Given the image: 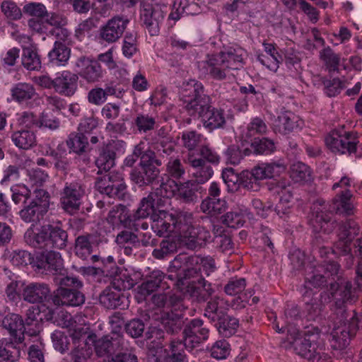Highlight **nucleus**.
<instances>
[{
    "label": "nucleus",
    "mask_w": 362,
    "mask_h": 362,
    "mask_svg": "<svg viewBox=\"0 0 362 362\" xmlns=\"http://www.w3.org/2000/svg\"><path fill=\"white\" fill-rule=\"evenodd\" d=\"M80 288L66 286H59L52 295L50 300L57 305L77 307L85 303V296L78 291Z\"/></svg>",
    "instance_id": "14"
},
{
    "label": "nucleus",
    "mask_w": 362,
    "mask_h": 362,
    "mask_svg": "<svg viewBox=\"0 0 362 362\" xmlns=\"http://www.w3.org/2000/svg\"><path fill=\"white\" fill-rule=\"evenodd\" d=\"M247 211L240 209H233L221 216L222 223L230 228H239L244 225L245 216Z\"/></svg>",
    "instance_id": "48"
},
{
    "label": "nucleus",
    "mask_w": 362,
    "mask_h": 362,
    "mask_svg": "<svg viewBox=\"0 0 362 362\" xmlns=\"http://www.w3.org/2000/svg\"><path fill=\"white\" fill-rule=\"evenodd\" d=\"M188 292L193 297H196L198 301L206 300L214 292L211 284L201 278L196 285L188 286Z\"/></svg>",
    "instance_id": "44"
},
{
    "label": "nucleus",
    "mask_w": 362,
    "mask_h": 362,
    "mask_svg": "<svg viewBox=\"0 0 362 362\" xmlns=\"http://www.w3.org/2000/svg\"><path fill=\"white\" fill-rule=\"evenodd\" d=\"M290 177L296 182H308L311 178V171L305 163L296 162L290 168Z\"/></svg>",
    "instance_id": "50"
},
{
    "label": "nucleus",
    "mask_w": 362,
    "mask_h": 362,
    "mask_svg": "<svg viewBox=\"0 0 362 362\" xmlns=\"http://www.w3.org/2000/svg\"><path fill=\"white\" fill-rule=\"evenodd\" d=\"M322 83L325 86V92L329 97L336 96L346 87L344 81L339 78H334L332 80L323 79Z\"/></svg>",
    "instance_id": "64"
},
{
    "label": "nucleus",
    "mask_w": 362,
    "mask_h": 362,
    "mask_svg": "<svg viewBox=\"0 0 362 362\" xmlns=\"http://www.w3.org/2000/svg\"><path fill=\"white\" fill-rule=\"evenodd\" d=\"M202 189V187L192 181L179 182L176 194L177 197L186 203L195 202L197 200L196 192Z\"/></svg>",
    "instance_id": "39"
},
{
    "label": "nucleus",
    "mask_w": 362,
    "mask_h": 362,
    "mask_svg": "<svg viewBox=\"0 0 362 362\" xmlns=\"http://www.w3.org/2000/svg\"><path fill=\"white\" fill-rule=\"evenodd\" d=\"M111 335H105L95 341V349L98 356H103L110 353L113 347L121 346V349H124V340L117 332L112 331Z\"/></svg>",
    "instance_id": "31"
},
{
    "label": "nucleus",
    "mask_w": 362,
    "mask_h": 362,
    "mask_svg": "<svg viewBox=\"0 0 362 362\" xmlns=\"http://www.w3.org/2000/svg\"><path fill=\"white\" fill-rule=\"evenodd\" d=\"M339 280L335 279V281L329 282L328 288L329 294L324 292L321 294V300L325 303L334 300L335 305L341 308L348 302H351L354 297L351 294L352 284L349 281L339 282Z\"/></svg>",
    "instance_id": "12"
},
{
    "label": "nucleus",
    "mask_w": 362,
    "mask_h": 362,
    "mask_svg": "<svg viewBox=\"0 0 362 362\" xmlns=\"http://www.w3.org/2000/svg\"><path fill=\"white\" fill-rule=\"evenodd\" d=\"M62 42L63 41L57 40L54 48L48 54L51 64L64 65L69 59L70 49Z\"/></svg>",
    "instance_id": "43"
},
{
    "label": "nucleus",
    "mask_w": 362,
    "mask_h": 362,
    "mask_svg": "<svg viewBox=\"0 0 362 362\" xmlns=\"http://www.w3.org/2000/svg\"><path fill=\"white\" fill-rule=\"evenodd\" d=\"M211 238L209 230L200 226L189 227L180 233L182 243L192 250L204 247L210 241Z\"/></svg>",
    "instance_id": "16"
},
{
    "label": "nucleus",
    "mask_w": 362,
    "mask_h": 362,
    "mask_svg": "<svg viewBox=\"0 0 362 362\" xmlns=\"http://www.w3.org/2000/svg\"><path fill=\"white\" fill-rule=\"evenodd\" d=\"M25 14L32 18L28 21V26L33 31L43 33L45 28V7L41 3H28L23 6Z\"/></svg>",
    "instance_id": "24"
},
{
    "label": "nucleus",
    "mask_w": 362,
    "mask_h": 362,
    "mask_svg": "<svg viewBox=\"0 0 362 362\" xmlns=\"http://www.w3.org/2000/svg\"><path fill=\"white\" fill-rule=\"evenodd\" d=\"M177 243L175 238L168 237L160 243V247L154 249L153 256L158 259H163L165 256L177 251Z\"/></svg>",
    "instance_id": "55"
},
{
    "label": "nucleus",
    "mask_w": 362,
    "mask_h": 362,
    "mask_svg": "<svg viewBox=\"0 0 362 362\" xmlns=\"http://www.w3.org/2000/svg\"><path fill=\"white\" fill-rule=\"evenodd\" d=\"M216 326L221 335L230 337L235 333L239 326V321L235 317L227 315L226 318L217 322Z\"/></svg>",
    "instance_id": "53"
},
{
    "label": "nucleus",
    "mask_w": 362,
    "mask_h": 362,
    "mask_svg": "<svg viewBox=\"0 0 362 362\" xmlns=\"http://www.w3.org/2000/svg\"><path fill=\"white\" fill-rule=\"evenodd\" d=\"M33 182L32 199L19 211L21 218L25 223H45V175L40 168L30 173Z\"/></svg>",
    "instance_id": "2"
},
{
    "label": "nucleus",
    "mask_w": 362,
    "mask_h": 362,
    "mask_svg": "<svg viewBox=\"0 0 362 362\" xmlns=\"http://www.w3.org/2000/svg\"><path fill=\"white\" fill-rule=\"evenodd\" d=\"M226 209V202L221 198L206 197L200 204V210L211 216H216Z\"/></svg>",
    "instance_id": "41"
},
{
    "label": "nucleus",
    "mask_w": 362,
    "mask_h": 362,
    "mask_svg": "<svg viewBox=\"0 0 362 362\" xmlns=\"http://www.w3.org/2000/svg\"><path fill=\"white\" fill-rule=\"evenodd\" d=\"M267 132V126L264 121L259 117H255L248 124L244 136L245 140L247 141L257 135L264 134Z\"/></svg>",
    "instance_id": "59"
},
{
    "label": "nucleus",
    "mask_w": 362,
    "mask_h": 362,
    "mask_svg": "<svg viewBox=\"0 0 362 362\" xmlns=\"http://www.w3.org/2000/svg\"><path fill=\"white\" fill-rule=\"evenodd\" d=\"M151 228L158 236H163L167 233L176 231V221L173 214L165 211H159V213L152 216Z\"/></svg>",
    "instance_id": "29"
},
{
    "label": "nucleus",
    "mask_w": 362,
    "mask_h": 362,
    "mask_svg": "<svg viewBox=\"0 0 362 362\" xmlns=\"http://www.w3.org/2000/svg\"><path fill=\"white\" fill-rule=\"evenodd\" d=\"M49 231V237L47 238V245H52V247L62 249L66 246L67 240V233L59 226H47Z\"/></svg>",
    "instance_id": "46"
},
{
    "label": "nucleus",
    "mask_w": 362,
    "mask_h": 362,
    "mask_svg": "<svg viewBox=\"0 0 362 362\" xmlns=\"http://www.w3.org/2000/svg\"><path fill=\"white\" fill-rule=\"evenodd\" d=\"M23 298L25 301L30 303H40L33 305L28 310V325H35L37 329L30 333L37 334L44 328L43 320L45 319V304L43 303V298H45V286L42 283H31L26 286L23 291Z\"/></svg>",
    "instance_id": "3"
},
{
    "label": "nucleus",
    "mask_w": 362,
    "mask_h": 362,
    "mask_svg": "<svg viewBox=\"0 0 362 362\" xmlns=\"http://www.w3.org/2000/svg\"><path fill=\"white\" fill-rule=\"evenodd\" d=\"M22 63L29 70H37L41 67V61L37 52L31 48L26 47L23 50Z\"/></svg>",
    "instance_id": "61"
},
{
    "label": "nucleus",
    "mask_w": 362,
    "mask_h": 362,
    "mask_svg": "<svg viewBox=\"0 0 362 362\" xmlns=\"http://www.w3.org/2000/svg\"><path fill=\"white\" fill-rule=\"evenodd\" d=\"M173 280L172 275L166 276L160 270H153L146 276V279L140 286V293L144 296L150 295L158 288L165 290L169 288L165 279Z\"/></svg>",
    "instance_id": "26"
},
{
    "label": "nucleus",
    "mask_w": 362,
    "mask_h": 362,
    "mask_svg": "<svg viewBox=\"0 0 362 362\" xmlns=\"http://www.w3.org/2000/svg\"><path fill=\"white\" fill-rule=\"evenodd\" d=\"M185 163L189 166L192 176L197 185L205 183L214 174L211 166L204 159L196 157L194 152L187 153Z\"/></svg>",
    "instance_id": "18"
},
{
    "label": "nucleus",
    "mask_w": 362,
    "mask_h": 362,
    "mask_svg": "<svg viewBox=\"0 0 362 362\" xmlns=\"http://www.w3.org/2000/svg\"><path fill=\"white\" fill-rule=\"evenodd\" d=\"M12 192L11 198L13 202L18 204L23 203L24 205L28 202L27 201L32 199V193L25 185H15L11 188Z\"/></svg>",
    "instance_id": "63"
},
{
    "label": "nucleus",
    "mask_w": 362,
    "mask_h": 362,
    "mask_svg": "<svg viewBox=\"0 0 362 362\" xmlns=\"http://www.w3.org/2000/svg\"><path fill=\"white\" fill-rule=\"evenodd\" d=\"M204 94L203 84L194 79H190L183 83L182 90V100L185 98H195Z\"/></svg>",
    "instance_id": "54"
},
{
    "label": "nucleus",
    "mask_w": 362,
    "mask_h": 362,
    "mask_svg": "<svg viewBox=\"0 0 362 362\" xmlns=\"http://www.w3.org/2000/svg\"><path fill=\"white\" fill-rule=\"evenodd\" d=\"M129 23L127 18L115 16L100 28L99 36L106 42H115L122 36Z\"/></svg>",
    "instance_id": "19"
},
{
    "label": "nucleus",
    "mask_w": 362,
    "mask_h": 362,
    "mask_svg": "<svg viewBox=\"0 0 362 362\" xmlns=\"http://www.w3.org/2000/svg\"><path fill=\"white\" fill-rule=\"evenodd\" d=\"M47 279L56 286L83 287L81 281L68 274L60 254L54 251L47 253Z\"/></svg>",
    "instance_id": "5"
},
{
    "label": "nucleus",
    "mask_w": 362,
    "mask_h": 362,
    "mask_svg": "<svg viewBox=\"0 0 362 362\" xmlns=\"http://www.w3.org/2000/svg\"><path fill=\"white\" fill-rule=\"evenodd\" d=\"M68 147L78 154L86 151L88 146V138L82 133L72 132L66 140Z\"/></svg>",
    "instance_id": "49"
},
{
    "label": "nucleus",
    "mask_w": 362,
    "mask_h": 362,
    "mask_svg": "<svg viewBox=\"0 0 362 362\" xmlns=\"http://www.w3.org/2000/svg\"><path fill=\"white\" fill-rule=\"evenodd\" d=\"M358 143L356 134L352 132L332 131L325 137L327 146L334 153L341 154L355 153Z\"/></svg>",
    "instance_id": "7"
},
{
    "label": "nucleus",
    "mask_w": 362,
    "mask_h": 362,
    "mask_svg": "<svg viewBox=\"0 0 362 362\" xmlns=\"http://www.w3.org/2000/svg\"><path fill=\"white\" fill-rule=\"evenodd\" d=\"M160 323L168 334H175L181 330L183 321L181 315L171 311L162 313Z\"/></svg>",
    "instance_id": "38"
},
{
    "label": "nucleus",
    "mask_w": 362,
    "mask_h": 362,
    "mask_svg": "<svg viewBox=\"0 0 362 362\" xmlns=\"http://www.w3.org/2000/svg\"><path fill=\"white\" fill-rule=\"evenodd\" d=\"M116 153L111 145L104 147L95 160L100 170L109 171L115 164Z\"/></svg>",
    "instance_id": "45"
},
{
    "label": "nucleus",
    "mask_w": 362,
    "mask_h": 362,
    "mask_svg": "<svg viewBox=\"0 0 362 362\" xmlns=\"http://www.w3.org/2000/svg\"><path fill=\"white\" fill-rule=\"evenodd\" d=\"M28 245L36 250L35 252H43L45 257V223H33L24 235Z\"/></svg>",
    "instance_id": "27"
},
{
    "label": "nucleus",
    "mask_w": 362,
    "mask_h": 362,
    "mask_svg": "<svg viewBox=\"0 0 362 362\" xmlns=\"http://www.w3.org/2000/svg\"><path fill=\"white\" fill-rule=\"evenodd\" d=\"M95 187L100 193L119 199H124L127 192V185L124 180L112 173L98 177L95 181Z\"/></svg>",
    "instance_id": "11"
},
{
    "label": "nucleus",
    "mask_w": 362,
    "mask_h": 362,
    "mask_svg": "<svg viewBox=\"0 0 362 362\" xmlns=\"http://www.w3.org/2000/svg\"><path fill=\"white\" fill-rule=\"evenodd\" d=\"M204 126L210 129L220 128L226 123V119L222 110H218L210 105L202 117Z\"/></svg>",
    "instance_id": "40"
},
{
    "label": "nucleus",
    "mask_w": 362,
    "mask_h": 362,
    "mask_svg": "<svg viewBox=\"0 0 362 362\" xmlns=\"http://www.w3.org/2000/svg\"><path fill=\"white\" fill-rule=\"evenodd\" d=\"M160 131L158 132V136L154 139L153 148L160 156H169L175 151V143L171 136H161Z\"/></svg>",
    "instance_id": "42"
},
{
    "label": "nucleus",
    "mask_w": 362,
    "mask_h": 362,
    "mask_svg": "<svg viewBox=\"0 0 362 362\" xmlns=\"http://www.w3.org/2000/svg\"><path fill=\"white\" fill-rule=\"evenodd\" d=\"M78 77L76 74L64 71L54 80L47 76V88H54L59 93L67 96L72 95L77 88Z\"/></svg>",
    "instance_id": "21"
},
{
    "label": "nucleus",
    "mask_w": 362,
    "mask_h": 362,
    "mask_svg": "<svg viewBox=\"0 0 362 362\" xmlns=\"http://www.w3.org/2000/svg\"><path fill=\"white\" fill-rule=\"evenodd\" d=\"M186 170L183 163L179 157H170L165 165V175L175 181L184 178Z\"/></svg>",
    "instance_id": "47"
},
{
    "label": "nucleus",
    "mask_w": 362,
    "mask_h": 362,
    "mask_svg": "<svg viewBox=\"0 0 362 362\" xmlns=\"http://www.w3.org/2000/svg\"><path fill=\"white\" fill-rule=\"evenodd\" d=\"M209 329L204 325L201 319L191 320L186 324L183 330L185 344L193 349L209 338Z\"/></svg>",
    "instance_id": "17"
},
{
    "label": "nucleus",
    "mask_w": 362,
    "mask_h": 362,
    "mask_svg": "<svg viewBox=\"0 0 362 362\" xmlns=\"http://www.w3.org/2000/svg\"><path fill=\"white\" fill-rule=\"evenodd\" d=\"M11 141L19 149L28 150L36 144L35 133L28 129L15 131L11 134Z\"/></svg>",
    "instance_id": "35"
},
{
    "label": "nucleus",
    "mask_w": 362,
    "mask_h": 362,
    "mask_svg": "<svg viewBox=\"0 0 362 362\" xmlns=\"http://www.w3.org/2000/svg\"><path fill=\"white\" fill-rule=\"evenodd\" d=\"M260 182L252 170H244L240 174L239 185L250 192H259L262 186Z\"/></svg>",
    "instance_id": "51"
},
{
    "label": "nucleus",
    "mask_w": 362,
    "mask_h": 362,
    "mask_svg": "<svg viewBox=\"0 0 362 362\" xmlns=\"http://www.w3.org/2000/svg\"><path fill=\"white\" fill-rule=\"evenodd\" d=\"M245 51L240 48H229L226 52H221L218 55L223 59L231 70L240 69L243 66V57Z\"/></svg>",
    "instance_id": "34"
},
{
    "label": "nucleus",
    "mask_w": 362,
    "mask_h": 362,
    "mask_svg": "<svg viewBox=\"0 0 362 362\" xmlns=\"http://www.w3.org/2000/svg\"><path fill=\"white\" fill-rule=\"evenodd\" d=\"M226 301L220 297L211 298L207 303L204 316L211 322H218L227 315Z\"/></svg>",
    "instance_id": "32"
},
{
    "label": "nucleus",
    "mask_w": 362,
    "mask_h": 362,
    "mask_svg": "<svg viewBox=\"0 0 362 362\" xmlns=\"http://www.w3.org/2000/svg\"><path fill=\"white\" fill-rule=\"evenodd\" d=\"M132 154L137 158H140L139 163H145L148 161H154L157 166L162 165V161L156 158V152L151 148L144 149V144L143 142L134 146Z\"/></svg>",
    "instance_id": "56"
},
{
    "label": "nucleus",
    "mask_w": 362,
    "mask_h": 362,
    "mask_svg": "<svg viewBox=\"0 0 362 362\" xmlns=\"http://www.w3.org/2000/svg\"><path fill=\"white\" fill-rule=\"evenodd\" d=\"M314 338L313 334L303 335L297 327H288L286 340L296 354L302 357L310 358V354L315 353L317 346L313 343Z\"/></svg>",
    "instance_id": "10"
},
{
    "label": "nucleus",
    "mask_w": 362,
    "mask_h": 362,
    "mask_svg": "<svg viewBox=\"0 0 362 362\" xmlns=\"http://www.w3.org/2000/svg\"><path fill=\"white\" fill-rule=\"evenodd\" d=\"M27 320V322H30V320L28 319ZM26 325L31 326L30 325H28V323H26ZM2 325L9 332L16 343L21 344L24 341L25 327L23 320L19 315L14 313L7 315L2 321ZM32 326H35V329L33 330L29 329V330L26 331V333L30 336H34L35 334H30V333L36 330L37 326L35 325H33Z\"/></svg>",
    "instance_id": "22"
},
{
    "label": "nucleus",
    "mask_w": 362,
    "mask_h": 362,
    "mask_svg": "<svg viewBox=\"0 0 362 362\" xmlns=\"http://www.w3.org/2000/svg\"><path fill=\"white\" fill-rule=\"evenodd\" d=\"M327 327H324V332L330 333L332 347L335 350H343L349 344L351 338L356 331L362 329V316L359 317L354 314L349 324L339 322L334 324L332 327L329 325Z\"/></svg>",
    "instance_id": "4"
},
{
    "label": "nucleus",
    "mask_w": 362,
    "mask_h": 362,
    "mask_svg": "<svg viewBox=\"0 0 362 362\" xmlns=\"http://www.w3.org/2000/svg\"><path fill=\"white\" fill-rule=\"evenodd\" d=\"M76 66L80 69L81 78L88 83L98 81L103 77V69L97 60L81 57L78 59Z\"/></svg>",
    "instance_id": "25"
},
{
    "label": "nucleus",
    "mask_w": 362,
    "mask_h": 362,
    "mask_svg": "<svg viewBox=\"0 0 362 362\" xmlns=\"http://www.w3.org/2000/svg\"><path fill=\"white\" fill-rule=\"evenodd\" d=\"M47 23L54 27L49 31V37L65 42L69 39L70 32L64 28L67 23L66 18L60 13H47Z\"/></svg>",
    "instance_id": "30"
},
{
    "label": "nucleus",
    "mask_w": 362,
    "mask_h": 362,
    "mask_svg": "<svg viewBox=\"0 0 362 362\" xmlns=\"http://www.w3.org/2000/svg\"><path fill=\"white\" fill-rule=\"evenodd\" d=\"M92 250L90 235H80L76 239L75 253L78 257L86 259L91 254Z\"/></svg>",
    "instance_id": "60"
},
{
    "label": "nucleus",
    "mask_w": 362,
    "mask_h": 362,
    "mask_svg": "<svg viewBox=\"0 0 362 362\" xmlns=\"http://www.w3.org/2000/svg\"><path fill=\"white\" fill-rule=\"evenodd\" d=\"M11 95L13 100L23 103L31 99L35 95V91L29 84L19 83L11 89Z\"/></svg>",
    "instance_id": "57"
},
{
    "label": "nucleus",
    "mask_w": 362,
    "mask_h": 362,
    "mask_svg": "<svg viewBox=\"0 0 362 362\" xmlns=\"http://www.w3.org/2000/svg\"><path fill=\"white\" fill-rule=\"evenodd\" d=\"M320 57L324 62L329 72L339 71L340 56L336 54L331 47H327L321 50L320 52Z\"/></svg>",
    "instance_id": "52"
},
{
    "label": "nucleus",
    "mask_w": 362,
    "mask_h": 362,
    "mask_svg": "<svg viewBox=\"0 0 362 362\" xmlns=\"http://www.w3.org/2000/svg\"><path fill=\"white\" fill-rule=\"evenodd\" d=\"M7 259L15 267L23 268L30 264L37 274L42 275L45 271V257L43 252H35L33 257L24 250L8 252Z\"/></svg>",
    "instance_id": "9"
},
{
    "label": "nucleus",
    "mask_w": 362,
    "mask_h": 362,
    "mask_svg": "<svg viewBox=\"0 0 362 362\" xmlns=\"http://www.w3.org/2000/svg\"><path fill=\"white\" fill-rule=\"evenodd\" d=\"M210 98L205 93L195 98L184 99L185 108L190 115L202 117L206 111L210 108Z\"/></svg>",
    "instance_id": "33"
},
{
    "label": "nucleus",
    "mask_w": 362,
    "mask_h": 362,
    "mask_svg": "<svg viewBox=\"0 0 362 362\" xmlns=\"http://www.w3.org/2000/svg\"><path fill=\"white\" fill-rule=\"evenodd\" d=\"M351 194L349 190L342 192L339 199L334 200L332 206L327 208L325 201L317 200L313 206V218L310 224L315 233H329L336 227V222L332 220L331 211L344 213L347 216L354 214V206L351 202Z\"/></svg>",
    "instance_id": "1"
},
{
    "label": "nucleus",
    "mask_w": 362,
    "mask_h": 362,
    "mask_svg": "<svg viewBox=\"0 0 362 362\" xmlns=\"http://www.w3.org/2000/svg\"><path fill=\"white\" fill-rule=\"evenodd\" d=\"M1 11L6 18L11 21H17L22 17L21 8L12 1H3L1 4Z\"/></svg>",
    "instance_id": "62"
},
{
    "label": "nucleus",
    "mask_w": 362,
    "mask_h": 362,
    "mask_svg": "<svg viewBox=\"0 0 362 362\" xmlns=\"http://www.w3.org/2000/svg\"><path fill=\"white\" fill-rule=\"evenodd\" d=\"M122 296L120 289L108 286L100 294L99 301L107 309H115L122 304Z\"/></svg>",
    "instance_id": "36"
},
{
    "label": "nucleus",
    "mask_w": 362,
    "mask_h": 362,
    "mask_svg": "<svg viewBox=\"0 0 362 362\" xmlns=\"http://www.w3.org/2000/svg\"><path fill=\"white\" fill-rule=\"evenodd\" d=\"M154 161L139 163L129 173L131 181L142 187L153 185L159 177L160 170Z\"/></svg>",
    "instance_id": "13"
},
{
    "label": "nucleus",
    "mask_w": 362,
    "mask_h": 362,
    "mask_svg": "<svg viewBox=\"0 0 362 362\" xmlns=\"http://www.w3.org/2000/svg\"><path fill=\"white\" fill-rule=\"evenodd\" d=\"M156 198L151 194L141 199L138 209L133 213L129 214L131 218V230L138 231L139 228V221L156 215L155 202Z\"/></svg>",
    "instance_id": "23"
},
{
    "label": "nucleus",
    "mask_w": 362,
    "mask_h": 362,
    "mask_svg": "<svg viewBox=\"0 0 362 362\" xmlns=\"http://www.w3.org/2000/svg\"><path fill=\"white\" fill-rule=\"evenodd\" d=\"M178 182L171 177L162 178L159 187L150 193L156 198L157 202L161 198L170 199L176 194Z\"/></svg>",
    "instance_id": "37"
},
{
    "label": "nucleus",
    "mask_w": 362,
    "mask_h": 362,
    "mask_svg": "<svg viewBox=\"0 0 362 362\" xmlns=\"http://www.w3.org/2000/svg\"><path fill=\"white\" fill-rule=\"evenodd\" d=\"M84 194V189L78 183H66L62 197V204L64 210L71 214L76 213L79 210L81 198Z\"/></svg>",
    "instance_id": "20"
},
{
    "label": "nucleus",
    "mask_w": 362,
    "mask_h": 362,
    "mask_svg": "<svg viewBox=\"0 0 362 362\" xmlns=\"http://www.w3.org/2000/svg\"><path fill=\"white\" fill-rule=\"evenodd\" d=\"M305 276V286L321 288L329 286V282L340 280L339 276V265L335 262H324L322 264L308 267Z\"/></svg>",
    "instance_id": "6"
},
{
    "label": "nucleus",
    "mask_w": 362,
    "mask_h": 362,
    "mask_svg": "<svg viewBox=\"0 0 362 362\" xmlns=\"http://www.w3.org/2000/svg\"><path fill=\"white\" fill-rule=\"evenodd\" d=\"M298 116L291 111L281 112L274 122V128L276 132L282 134H288L295 131L301 124Z\"/></svg>",
    "instance_id": "28"
},
{
    "label": "nucleus",
    "mask_w": 362,
    "mask_h": 362,
    "mask_svg": "<svg viewBox=\"0 0 362 362\" xmlns=\"http://www.w3.org/2000/svg\"><path fill=\"white\" fill-rule=\"evenodd\" d=\"M201 70L209 74L211 78L216 81L233 79L234 76L230 73L231 69L218 54L209 57L208 59L199 64Z\"/></svg>",
    "instance_id": "15"
},
{
    "label": "nucleus",
    "mask_w": 362,
    "mask_h": 362,
    "mask_svg": "<svg viewBox=\"0 0 362 362\" xmlns=\"http://www.w3.org/2000/svg\"><path fill=\"white\" fill-rule=\"evenodd\" d=\"M116 216H118L120 223L124 227L131 230V218L126 206L118 204L112 207L108 213L107 219L112 221Z\"/></svg>",
    "instance_id": "58"
},
{
    "label": "nucleus",
    "mask_w": 362,
    "mask_h": 362,
    "mask_svg": "<svg viewBox=\"0 0 362 362\" xmlns=\"http://www.w3.org/2000/svg\"><path fill=\"white\" fill-rule=\"evenodd\" d=\"M140 7V18L143 25L151 36L158 35L165 12L161 6L145 1L141 2Z\"/></svg>",
    "instance_id": "8"
}]
</instances>
